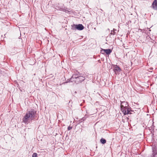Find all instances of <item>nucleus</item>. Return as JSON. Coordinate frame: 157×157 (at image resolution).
Here are the masks:
<instances>
[{"label":"nucleus","mask_w":157,"mask_h":157,"mask_svg":"<svg viewBox=\"0 0 157 157\" xmlns=\"http://www.w3.org/2000/svg\"><path fill=\"white\" fill-rule=\"evenodd\" d=\"M35 113L36 112L33 110L27 111L23 119V121L26 123L30 121L33 120L34 117Z\"/></svg>","instance_id":"nucleus-1"},{"label":"nucleus","mask_w":157,"mask_h":157,"mask_svg":"<svg viewBox=\"0 0 157 157\" xmlns=\"http://www.w3.org/2000/svg\"><path fill=\"white\" fill-rule=\"evenodd\" d=\"M128 104L126 102L124 101L121 102V109L124 115H126L129 114L130 110L129 108L128 107Z\"/></svg>","instance_id":"nucleus-2"},{"label":"nucleus","mask_w":157,"mask_h":157,"mask_svg":"<svg viewBox=\"0 0 157 157\" xmlns=\"http://www.w3.org/2000/svg\"><path fill=\"white\" fill-rule=\"evenodd\" d=\"M71 29L73 30H81L84 29V26L82 24H79L78 25L74 24L71 25Z\"/></svg>","instance_id":"nucleus-3"},{"label":"nucleus","mask_w":157,"mask_h":157,"mask_svg":"<svg viewBox=\"0 0 157 157\" xmlns=\"http://www.w3.org/2000/svg\"><path fill=\"white\" fill-rule=\"evenodd\" d=\"M114 67L113 70L116 74L121 72V69L118 66L115 65Z\"/></svg>","instance_id":"nucleus-4"},{"label":"nucleus","mask_w":157,"mask_h":157,"mask_svg":"<svg viewBox=\"0 0 157 157\" xmlns=\"http://www.w3.org/2000/svg\"><path fill=\"white\" fill-rule=\"evenodd\" d=\"M112 52V51L110 49H102L101 50V52L103 54L104 52L107 55H109Z\"/></svg>","instance_id":"nucleus-5"},{"label":"nucleus","mask_w":157,"mask_h":157,"mask_svg":"<svg viewBox=\"0 0 157 157\" xmlns=\"http://www.w3.org/2000/svg\"><path fill=\"white\" fill-rule=\"evenodd\" d=\"M152 7L155 10H157V0H154L152 3Z\"/></svg>","instance_id":"nucleus-6"},{"label":"nucleus","mask_w":157,"mask_h":157,"mask_svg":"<svg viewBox=\"0 0 157 157\" xmlns=\"http://www.w3.org/2000/svg\"><path fill=\"white\" fill-rule=\"evenodd\" d=\"M153 157H156L155 155L157 154V146L153 148Z\"/></svg>","instance_id":"nucleus-7"},{"label":"nucleus","mask_w":157,"mask_h":157,"mask_svg":"<svg viewBox=\"0 0 157 157\" xmlns=\"http://www.w3.org/2000/svg\"><path fill=\"white\" fill-rule=\"evenodd\" d=\"M85 79L84 77L81 76H78V80L77 81L82 82Z\"/></svg>","instance_id":"nucleus-8"},{"label":"nucleus","mask_w":157,"mask_h":157,"mask_svg":"<svg viewBox=\"0 0 157 157\" xmlns=\"http://www.w3.org/2000/svg\"><path fill=\"white\" fill-rule=\"evenodd\" d=\"M78 75H75V74L73 75H72V78H71V79L72 80L73 78H75V79H76L77 80H78Z\"/></svg>","instance_id":"nucleus-9"},{"label":"nucleus","mask_w":157,"mask_h":157,"mask_svg":"<svg viewBox=\"0 0 157 157\" xmlns=\"http://www.w3.org/2000/svg\"><path fill=\"white\" fill-rule=\"evenodd\" d=\"M116 31L117 30L115 29H113V30L111 31L110 34L111 35H114L116 33Z\"/></svg>","instance_id":"nucleus-10"},{"label":"nucleus","mask_w":157,"mask_h":157,"mask_svg":"<svg viewBox=\"0 0 157 157\" xmlns=\"http://www.w3.org/2000/svg\"><path fill=\"white\" fill-rule=\"evenodd\" d=\"M100 141L101 143L102 144H105L106 143V140L105 139H104L103 138H102L100 140Z\"/></svg>","instance_id":"nucleus-11"},{"label":"nucleus","mask_w":157,"mask_h":157,"mask_svg":"<svg viewBox=\"0 0 157 157\" xmlns=\"http://www.w3.org/2000/svg\"><path fill=\"white\" fill-rule=\"evenodd\" d=\"M37 154L36 153H33L32 155V157H37Z\"/></svg>","instance_id":"nucleus-12"},{"label":"nucleus","mask_w":157,"mask_h":157,"mask_svg":"<svg viewBox=\"0 0 157 157\" xmlns=\"http://www.w3.org/2000/svg\"><path fill=\"white\" fill-rule=\"evenodd\" d=\"M72 128L71 127H70V126H69L68 127V130H70V129H71Z\"/></svg>","instance_id":"nucleus-13"}]
</instances>
